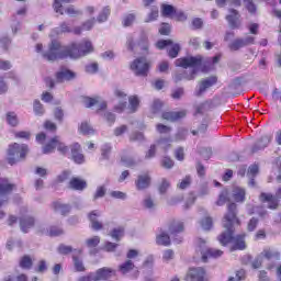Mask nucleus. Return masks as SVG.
<instances>
[{"instance_id": "nucleus-1", "label": "nucleus", "mask_w": 281, "mask_h": 281, "mask_svg": "<svg viewBox=\"0 0 281 281\" xmlns=\"http://www.w3.org/2000/svg\"><path fill=\"white\" fill-rule=\"evenodd\" d=\"M91 52H93V44L88 40H83L79 44L72 43L67 48L60 46L58 41L53 40L48 52L44 54V58L46 60H58V58H67V56L69 58H82V56H87Z\"/></svg>"}, {"instance_id": "nucleus-2", "label": "nucleus", "mask_w": 281, "mask_h": 281, "mask_svg": "<svg viewBox=\"0 0 281 281\" xmlns=\"http://www.w3.org/2000/svg\"><path fill=\"white\" fill-rule=\"evenodd\" d=\"M221 60V55H216L213 58H209L207 60H203V57L201 55H198L195 57H184L179 58L176 60V67H182L184 70L181 74L175 75L176 82H179L181 80H194L196 74L199 72V69L202 71H207L209 68H206V65H216Z\"/></svg>"}, {"instance_id": "nucleus-3", "label": "nucleus", "mask_w": 281, "mask_h": 281, "mask_svg": "<svg viewBox=\"0 0 281 281\" xmlns=\"http://www.w3.org/2000/svg\"><path fill=\"white\" fill-rule=\"evenodd\" d=\"M234 225H240V220L236 217V203L228 204L227 213L223 218V226L226 229V233H222L217 240L221 245H233V251L236 249H245V235H237L233 237L234 234Z\"/></svg>"}, {"instance_id": "nucleus-4", "label": "nucleus", "mask_w": 281, "mask_h": 281, "mask_svg": "<svg viewBox=\"0 0 281 281\" xmlns=\"http://www.w3.org/2000/svg\"><path fill=\"white\" fill-rule=\"evenodd\" d=\"M272 260H280V251L273 248H265L252 261V269H260L265 262H271Z\"/></svg>"}, {"instance_id": "nucleus-5", "label": "nucleus", "mask_w": 281, "mask_h": 281, "mask_svg": "<svg viewBox=\"0 0 281 281\" xmlns=\"http://www.w3.org/2000/svg\"><path fill=\"white\" fill-rule=\"evenodd\" d=\"M27 155V145H19L14 143L9 146L8 150V161L10 166H14L16 161H21V159H25Z\"/></svg>"}, {"instance_id": "nucleus-6", "label": "nucleus", "mask_w": 281, "mask_h": 281, "mask_svg": "<svg viewBox=\"0 0 281 281\" xmlns=\"http://www.w3.org/2000/svg\"><path fill=\"white\" fill-rule=\"evenodd\" d=\"M115 278V270L110 268L99 269L95 273H90L87 277H82L79 281H100V280H111Z\"/></svg>"}, {"instance_id": "nucleus-7", "label": "nucleus", "mask_w": 281, "mask_h": 281, "mask_svg": "<svg viewBox=\"0 0 281 281\" xmlns=\"http://www.w3.org/2000/svg\"><path fill=\"white\" fill-rule=\"evenodd\" d=\"M56 148L61 155H67V153H69V147L65 146V143L60 142V137L56 136L43 147V154L49 155V153H54Z\"/></svg>"}, {"instance_id": "nucleus-8", "label": "nucleus", "mask_w": 281, "mask_h": 281, "mask_svg": "<svg viewBox=\"0 0 281 281\" xmlns=\"http://www.w3.org/2000/svg\"><path fill=\"white\" fill-rule=\"evenodd\" d=\"M131 69L136 76H148V69H150V64L144 57L136 58L132 63Z\"/></svg>"}, {"instance_id": "nucleus-9", "label": "nucleus", "mask_w": 281, "mask_h": 281, "mask_svg": "<svg viewBox=\"0 0 281 281\" xmlns=\"http://www.w3.org/2000/svg\"><path fill=\"white\" fill-rule=\"evenodd\" d=\"M13 189L14 184L9 183L7 179H0V207H3V205L8 203L5 194H8V192H12ZM4 216L5 213L0 211V218H3Z\"/></svg>"}, {"instance_id": "nucleus-10", "label": "nucleus", "mask_w": 281, "mask_h": 281, "mask_svg": "<svg viewBox=\"0 0 281 281\" xmlns=\"http://www.w3.org/2000/svg\"><path fill=\"white\" fill-rule=\"evenodd\" d=\"M199 244L203 262H207L209 258H221L223 256V250L205 248V240L199 239Z\"/></svg>"}, {"instance_id": "nucleus-11", "label": "nucleus", "mask_w": 281, "mask_h": 281, "mask_svg": "<svg viewBox=\"0 0 281 281\" xmlns=\"http://www.w3.org/2000/svg\"><path fill=\"white\" fill-rule=\"evenodd\" d=\"M280 194L281 189H279L277 196L271 193H261L260 201L261 203H267L269 210H278V205H280Z\"/></svg>"}, {"instance_id": "nucleus-12", "label": "nucleus", "mask_w": 281, "mask_h": 281, "mask_svg": "<svg viewBox=\"0 0 281 281\" xmlns=\"http://www.w3.org/2000/svg\"><path fill=\"white\" fill-rule=\"evenodd\" d=\"M156 47H158V49H164V47H170V49H169L170 58H177V56H179V52L181 49V46H179V44H173L172 41H170V40L158 41L156 44Z\"/></svg>"}, {"instance_id": "nucleus-13", "label": "nucleus", "mask_w": 281, "mask_h": 281, "mask_svg": "<svg viewBox=\"0 0 281 281\" xmlns=\"http://www.w3.org/2000/svg\"><path fill=\"white\" fill-rule=\"evenodd\" d=\"M187 281H204L205 270L203 268H190L187 276Z\"/></svg>"}, {"instance_id": "nucleus-14", "label": "nucleus", "mask_w": 281, "mask_h": 281, "mask_svg": "<svg viewBox=\"0 0 281 281\" xmlns=\"http://www.w3.org/2000/svg\"><path fill=\"white\" fill-rule=\"evenodd\" d=\"M181 232H183V223L173 222V223L170 224L169 233H170L171 238L176 243H181V240H183V237L179 236V234H181Z\"/></svg>"}, {"instance_id": "nucleus-15", "label": "nucleus", "mask_w": 281, "mask_h": 281, "mask_svg": "<svg viewBox=\"0 0 281 281\" xmlns=\"http://www.w3.org/2000/svg\"><path fill=\"white\" fill-rule=\"evenodd\" d=\"M83 104L88 109L97 104L99 111H102V109H106V102L103 101L100 97H97L94 99L86 97L83 98Z\"/></svg>"}, {"instance_id": "nucleus-16", "label": "nucleus", "mask_w": 281, "mask_h": 281, "mask_svg": "<svg viewBox=\"0 0 281 281\" xmlns=\"http://www.w3.org/2000/svg\"><path fill=\"white\" fill-rule=\"evenodd\" d=\"M254 41H256V38L254 36H248L245 40H235L229 48L233 52H238V49L243 48V47H247V45H254Z\"/></svg>"}, {"instance_id": "nucleus-17", "label": "nucleus", "mask_w": 281, "mask_h": 281, "mask_svg": "<svg viewBox=\"0 0 281 281\" xmlns=\"http://www.w3.org/2000/svg\"><path fill=\"white\" fill-rule=\"evenodd\" d=\"M216 77H210L203 81L200 82L199 89L195 90V95H203L205 93V90L210 89L213 85H216Z\"/></svg>"}, {"instance_id": "nucleus-18", "label": "nucleus", "mask_w": 281, "mask_h": 281, "mask_svg": "<svg viewBox=\"0 0 281 281\" xmlns=\"http://www.w3.org/2000/svg\"><path fill=\"white\" fill-rule=\"evenodd\" d=\"M72 78H76V74L66 67H61L56 74L57 82H65V80H72Z\"/></svg>"}, {"instance_id": "nucleus-19", "label": "nucleus", "mask_w": 281, "mask_h": 281, "mask_svg": "<svg viewBox=\"0 0 281 281\" xmlns=\"http://www.w3.org/2000/svg\"><path fill=\"white\" fill-rule=\"evenodd\" d=\"M187 112L186 110H181L178 112H165L162 114L164 120H168L169 122H177V120H181L186 117Z\"/></svg>"}, {"instance_id": "nucleus-20", "label": "nucleus", "mask_w": 281, "mask_h": 281, "mask_svg": "<svg viewBox=\"0 0 281 281\" xmlns=\"http://www.w3.org/2000/svg\"><path fill=\"white\" fill-rule=\"evenodd\" d=\"M72 159L76 164L85 162V155L80 154V144L76 143L71 146Z\"/></svg>"}, {"instance_id": "nucleus-21", "label": "nucleus", "mask_w": 281, "mask_h": 281, "mask_svg": "<svg viewBox=\"0 0 281 281\" xmlns=\"http://www.w3.org/2000/svg\"><path fill=\"white\" fill-rule=\"evenodd\" d=\"M150 186V177L148 175L138 176L136 180V188L137 190H146Z\"/></svg>"}, {"instance_id": "nucleus-22", "label": "nucleus", "mask_w": 281, "mask_h": 281, "mask_svg": "<svg viewBox=\"0 0 281 281\" xmlns=\"http://www.w3.org/2000/svg\"><path fill=\"white\" fill-rule=\"evenodd\" d=\"M95 25V18L86 21L81 26H77L72 30L74 34H82V30L89 31Z\"/></svg>"}, {"instance_id": "nucleus-23", "label": "nucleus", "mask_w": 281, "mask_h": 281, "mask_svg": "<svg viewBox=\"0 0 281 281\" xmlns=\"http://www.w3.org/2000/svg\"><path fill=\"white\" fill-rule=\"evenodd\" d=\"M69 188H71V190H85V188H87V181L80 178H72L69 181Z\"/></svg>"}, {"instance_id": "nucleus-24", "label": "nucleus", "mask_w": 281, "mask_h": 281, "mask_svg": "<svg viewBox=\"0 0 281 281\" xmlns=\"http://www.w3.org/2000/svg\"><path fill=\"white\" fill-rule=\"evenodd\" d=\"M245 189L240 187H234L233 189V199L236 203H243L245 201Z\"/></svg>"}, {"instance_id": "nucleus-25", "label": "nucleus", "mask_w": 281, "mask_h": 281, "mask_svg": "<svg viewBox=\"0 0 281 281\" xmlns=\"http://www.w3.org/2000/svg\"><path fill=\"white\" fill-rule=\"evenodd\" d=\"M20 227L24 234H27V229L34 227V218L24 217L20 221Z\"/></svg>"}, {"instance_id": "nucleus-26", "label": "nucleus", "mask_w": 281, "mask_h": 281, "mask_svg": "<svg viewBox=\"0 0 281 281\" xmlns=\"http://www.w3.org/2000/svg\"><path fill=\"white\" fill-rule=\"evenodd\" d=\"M229 12L231 14L226 16V20L233 27H238V11L229 9Z\"/></svg>"}, {"instance_id": "nucleus-27", "label": "nucleus", "mask_w": 281, "mask_h": 281, "mask_svg": "<svg viewBox=\"0 0 281 281\" xmlns=\"http://www.w3.org/2000/svg\"><path fill=\"white\" fill-rule=\"evenodd\" d=\"M98 216H100V214L98 213V211H93V212L90 213V215H89L92 229H97V231L102 228V223L98 222Z\"/></svg>"}, {"instance_id": "nucleus-28", "label": "nucleus", "mask_w": 281, "mask_h": 281, "mask_svg": "<svg viewBox=\"0 0 281 281\" xmlns=\"http://www.w3.org/2000/svg\"><path fill=\"white\" fill-rule=\"evenodd\" d=\"M135 269V263L133 261L127 260L123 265L120 266V271L123 273V276H126V273H131Z\"/></svg>"}, {"instance_id": "nucleus-29", "label": "nucleus", "mask_w": 281, "mask_h": 281, "mask_svg": "<svg viewBox=\"0 0 281 281\" xmlns=\"http://www.w3.org/2000/svg\"><path fill=\"white\" fill-rule=\"evenodd\" d=\"M271 142V136H263L261 137V139L259 142H257V146L258 148H254V153H256V150H262V148H267V146H269V143Z\"/></svg>"}, {"instance_id": "nucleus-30", "label": "nucleus", "mask_w": 281, "mask_h": 281, "mask_svg": "<svg viewBox=\"0 0 281 281\" xmlns=\"http://www.w3.org/2000/svg\"><path fill=\"white\" fill-rule=\"evenodd\" d=\"M156 243H157V245H164L166 247V246L170 245V236H168V234H166V233H160L156 237Z\"/></svg>"}, {"instance_id": "nucleus-31", "label": "nucleus", "mask_w": 281, "mask_h": 281, "mask_svg": "<svg viewBox=\"0 0 281 281\" xmlns=\"http://www.w3.org/2000/svg\"><path fill=\"white\" fill-rule=\"evenodd\" d=\"M79 131L82 133V135H93V133H95L93 127H91V125H89L87 122L81 123Z\"/></svg>"}, {"instance_id": "nucleus-32", "label": "nucleus", "mask_w": 281, "mask_h": 281, "mask_svg": "<svg viewBox=\"0 0 281 281\" xmlns=\"http://www.w3.org/2000/svg\"><path fill=\"white\" fill-rule=\"evenodd\" d=\"M130 111L131 113H135L139 106V98L137 95L130 97Z\"/></svg>"}, {"instance_id": "nucleus-33", "label": "nucleus", "mask_w": 281, "mask_h": 281, "mask_svg": "<svg viewBox=\"0 0 281 281\" xmlns=\"http://www.w3.org/2000/svg\"><path fill=\"white\" fill-rule=\"evenodd\" d=\"M54 207L56 210V212H60V214L65 215L68 214L70 207L67 204H63L60 202H54Z\"/></svg>"}, {"instance_id": "nucleus-34", "label": "nucleus", "mask_w": 281, "mask_h": 281, "mask_svg": "<svg viewBox=\"0 0 281 281\" xmlns=\"http://www.w3.org/2000/svg\"><path fill=\"white\" fill-rule=\"evenodd\" d=\"M111 14V9L109 7H105L98 16L99 23H104L109 19V15Z\"/></svg>"}, {"instance_id": "nucleus-35", "label": "nucleus", "mask_w": 281, "mask_h": 281, "mask_svg": "<svg viewBox=\"0 0 281 281\" xmlns=\"http://www.w3.org/2000/svg\"><path fill=\"white\" fill-rule=\"evenodd\" d=\"M20 267L22 269H32V258L30 256H24L20 260Z\"/></svg>"}, {"instance_id": "nucleus-36", "label": "nucleus", "mask_w": 281, "mask_h": 281, "mask_svg": "<svg viewBox=\"0 0 281 281\" xmlns=\"http://www.w3.org/2000/svg\"><path fill=\"white\" fill-rule=\"evenodd\" d=\"M177 11L175 10V7L170 4H162V15L164 16H172Z\"/></svg>"}, {"instance_id": "nucleus-37", "label": "nucleus", "mask_w": 281, "mask_h": 281, "mask_svg": "<svg viewBox=\"0 0 281 281\" xmlns=\"http://www.w3.org/2000/svg\"><path fill=\"white\" fill-rule=\"evenodd\" d=\"M7 122L10 126H16V124H19V119L14 112H9L7 114Z\"/></svg>"}, {"instance_id": "nucleus-38", "label": "nucleus", "mask_w": 281, "mask_h": 281, "mask_svg": "<svg viewBox=\"0 0 281 281\" xmlns=\"http://www.w3.org/2000/svg\"><path fill=\"white\" fill-rule=\"evenodd\" d=\"M114 240H120L124 236V227L114 228L111 233Z\"/></svg>"}, {"instance_id": "nucleus-39", "label": "nucleus", "mask_w": 281, "mask_h": 281, "mask_svg": "<svg viewBox=\"0 0 281 281\" xmlns=\"http://www.w3.org/2000/svg\"><path fill=\"white\" fill-rule=\"evenodd\" d=\"M65 13L68 14L69 16H80V14H82V11L74 8V5H70L65 9Z\"/></svg>"}, {"instance_id": "nucleus-40", "label": "nucleus", "mask_w": 281, "mask_h": 281, "mask_svg": "<svg viewBox=\"0 0 281 281\" xmlns=\"http://www.w3.org/2000/svg\"><path fill=\"white\" fill-rule=\"evenodd\" d=\"M86 245L87 247H90V248L98 247V245H100V237L94 236L92 238L87 239Z\"/></svg>"}, {"instance_id": "nucleus-41", "label": "nucleus", "mask_w": 281, "mask_h": 281, "mask_svg": "<svg viewBox=\"0 0 281 281\" xmlns=\"http://www.w3.org/2000/svg\"><path fill=\"white\" fill-rule=\"evenodd\" d=\"M157 16H159V10L157 8L151 9L150 14L145 20V23H150L151 21H156Z\"/></svg>"}, {"instance_id": "nucleus-42", "label": "nucleus", "mask_w": 281, "mask_h": 281, "mask_svg": "<svg viewBox=\"0 0 281 281\" xmlns=\"http://www.w3.org/2000/svg\"><path fill=\"white\" fill-rule=\"evenodd\" d=\"M134 22H135V14H128L123 19L124 27H128L133 25Z\"/></svg>"}, {"instance_id": "nucleus-43", "label": "nucleus", "mask_w": 281, "mask_h": 281, "mask_svg": "<svg viewBox=\"0 0 281 281\" xmlns=\"http://www.w3.org/2000/svg\"><path fill=\"white\" fill-rule=\"evenodd\" d=\"M201 226L206 232L212 229V217H205L204 220H202Z\"/></svg>"}, {"instance_id": "nucleus-44", "label": "nucleus", "mask_w": 281, "mask_h": 281, "mask_svg": "<svg viewBox=\"0 0 281 281\" xmlns=\"http://www.w3.org/2000/svg\"><path fill=\"white\" fill-rule=\"evenodd\" d=\"M34 112L36 113V115H43V113H45L43 104H41L40 101H34Z\"/></svg>"}, {"instance_id": "nucleus-45", "label": "nucleus", "mask_w": 281, "mask_h": 281, "mask_svg": "<svg viewBox=\"0 0 281 281\" xmlns=\"http://www.w3.org/2000/svg\"><path fill=\"white\" fill-rule=\"evenodd\" d=\"M257 227H258V218L252 217V218L248 222L247 229H248V232H254Z\"/></svg>"}, {"instance_id": "nucleus-46", "label": "nucleus", "mask_w": 281, "mask_h": 281, "mask_svg": "<svg viewBox=\"0 0 281 281\" xmlns=\"http://www.w3.org/2000/svg\"><path fill=\"white\" fill-rule=\"evenodd\" d=\"M244 3L247 8V10L254 14V12H256V4H254V0H244Z\"/></svg>"}, {"instance_id": "nucleus-47", "label": "nucleus", "mask_w": 281, "mask_h": 281, "mask_svg": "<svg viewBox=\"0 0 281 281\" xmlns=\"http://www.w3.org/2000/svg\"><path fill=\"white\" fill-rule=\"evenodd\" d=\"M159 33L164 36H168L170 34V24L162 23L159 29Z\"/></svg>"}, {"instance_id": "nucleus-48", "label": "nucleus", "mask_w": 281, "mask_h": 281, "mask_svg": "<svg viewBox=\"0 0 281 281\" xmlns=\"http://www.w3.org/2000/svg\"><path fill=\"white\" fill-rule=\"evenodd\" d=\"M175 258V252L172 250H166L162 255V260L165 262H169V260H172Z\"/></svg>"}, {"instance_id": "nucleus-49", "label": "nucleus", "mask_w": 281, "mask_h": 281, "mask_svg": "<svg viewBox=\"0 0 281 281\" xmlns=\"http://www.w3.org/2000/svg\"><path fill=\"white\" fill-rule=\"evenodd\" d=\"M53 8L55 12L59 14H65V12L63 11V3L60 2V0H55Z\"/></svg>"}, {"instance_id": "nucleus-50", "label": "nucleus", "mask_w": 281, "mask_h": 281, "mask_svg": "<svg viewBox=\"0 0 281 281\" xmlns=\"http://www.w3.org/2000/svg\"><path fill=\"white\" fill-rule=\"evenodd\" d=\"M36 271L38 273H44V271H47V262L45 260H41L37 265Z\"/></svg>"}, {"instance_id": "nucleus-51", "label": "nucleus", "mask_w": 281, "mask_h": 281, "mask_svg": "<svg viewBox=\"0 0 281 281\" xmlns=\"http://www.w3.org/2000/svg\"><path fill=\"white\" fill-rule=\"evenodd\" d=\"M74 262H75L76 271H85V266L82 265V260L74 257Z\"/></svg>"}, {"instance_id": "nucleus-52", "label": "nucleus", "mask_w": 281, "mask_h": 281, "mask_svg": "<svg viewBox=\"0 0 281 281\" xmlns=\"http://www.w3.org/2000/svg\"><path fill=\"white\" fill-rule=\"evenodd\" d=\"M161 164H162V167L164 168H172V166H175V161H172V159L168 158V157H165L162 160H161Z\"/></svg>"}, {"instance_id": "nucleus-53", "label": "nucleus", "mask_w": 281, "mask_h": 281, "mask_svg": "<svg viewBox=\"0 0 281 281\" xmlns=\"http://www.w3.org/2000/svg\"><path fill=\"white\" fill-rule=\"evenodd\" d=\"M191 183V179L190 177H186L181 182L180 184L178 186V188H180V190H186V188H188V186H190Z\"/></svg>"}, {"instance_id": "nucleus-54", "label": "nucleus", "mask_w": 281, "mask_h": 281, "mask_svg": "<svg viewBox=\"0 0 281 281\" xmlns=\"http://www.w3.org/2000/svg\"><path fill=\"white\" fill-rule=\"evenodd\" d=\"M104 194H106V189H104V187H99L94 193V199H102Z\"/></svg>"}, {"instance_id": "nucleus-55", "label": "nucleus", "mask_w": 281, "mask_h": 281, "mask_svg": "<svg viewBox=\"0 0 281 281\" xmlns=\"http://www.w3.org/2000/svg\"><path fill=\"white\" fill-rule=\"evenodd\" d=\"M86 71H87V74H95V71H98V64L93 63V64L86 66Z\"/></svg>"}, {"instance_id": "nucleus-56", "label": "nucleus", "mask_w": 281, "mask_h": 281, "mask_svg": "<svg viewBox=\"0 0 281 281\" xmlns=\"http://www.w3.org/2000/svg\"><path fill=\"white\" fill-rule=\"evenodd\" d=\"M131 142H143L144 139V134L142 133H134L130 137Z\"/></svg>"}, {"instance_id": "nucleus-57", "label": "nucleus", "mask_w": 281, "mask_h": 281, "mask_svg": "<svg viewBox=\"0 0 281 281\" xmlns=\"http://www.w3.org/2000/svg\"><path fill=\"white\" fill-rule=\"evenodd\" d=\"M169 188H170V182L167 180H162V183L159 188L160 194H166V190H168Z\"/></svg>"}, {"instance_id": "nucleus-58", "label": "nucleus", "mask_w": 281, "mask_h": 281, "mask_svg": "<svg viewBox=\"0 0 281 281\" xmlns=\"http://www.w3.org/2000/svg\"><path fill=\"white\" fill-rule=\"evenodd\" d=\"M126 130H127L126 125H122V126H120V127H116V128L114 130V135H115L116 137H120V135H124V133H126Z\"/></svg>"}, {"instance_id": "nucleus-59", "label": "nucleus", "mask_w": 281, "mask_h": 281, "mask_svg": "<svg viewBox=\"0 0 281 281\" xmlns=\"http://www.w3.org/2000/svg\"><path fill=\"white\" fill-rule=\"evenodd\" d=\"M175 155H176V159H178V161H183V159H184L183 148L180 147V148L176 149Z\"/></svg>"}, {"instance_id": "nucleus-60", "label": "nucleus", "mask_w": 281, "mask_h": 281, "mask_svg": "<svg viewBox=\"0 0 281 281\" xmlns=\"http://www.w3.org/2000/svg\"><path fill=\"white\" fill-rule=\"evenodd\" d=\"M58 251H59V254H64V255L71 254V247L70 246L60 245L58 247Z\"/></svg>"}, {"instance_id": "nucleus-61", "label": "nucleus", "mask_w": 281, "mask_h": 281, "mask_svg": "<svg viewBox=\"0 0 281 281\" xmlns=\"http://www.w3.org/2000/svg\"><path fill=\"white\" fill-rule=\"evenodd\" d=\"M111 196H113V199H126V193L121 191H112Z\"/></svg>"}, {"instance_id": "nucleus-62", "label": "nucleus", "mask_w": 281, "mask_h": 281, "mask_svg": "<svg viewBox=\"0 0 281 281\" xmlns=\"http://www.w3.org/2000/svg\"><path fill=\"white\" fill-rule=\"evenodd\" d=\"M226 201H227V192H223L217 200V205H225Z\"/></svg>"}, {"instance_id": "nucleus-63", "label": "nucleus", "mask_w": 281, "mask_h": 281, "mask_svg": "<svg viewBox=\"0 0 281 281\" xmlns=\"http://www.w3.org/2000/svg\"><path fill=\"white\" fill-rule=\"evenodd\" d=\"M63 234V229L58 227H52L49 231V236H60Z\"/></svg>"}, {"instance_id": "nucleus-64", "label": "nucleus", "mask_w": 281, "mask_h": 281, "mask_svg": "<svg viewBox=\"0 0 281 281\" xmlns=\"http://www.w3.org/2000/svg\"><path fill=\"white\" fill-rule=\"evenodd\" d=\"M157 131H158V133H170V127H168L164 124H158Z\"/></svg>"}]
</instances>
